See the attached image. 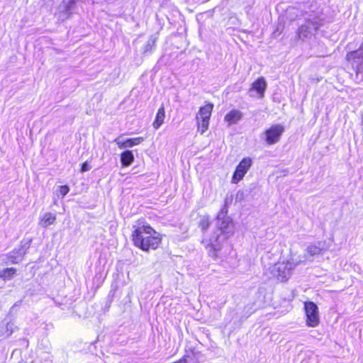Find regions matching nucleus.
Here are the masks:
<instances>
[{
    "label": "nucleus",
    "mask_w": 363,
    "mask_h": 363,
    "mask_svg": "<svg viewBox=\"0 0 363 363\" xmlns=\"http://www.w3.org/2000/svg\"><path fill=\"white\" fill-rule=\"evenodd\" d=\"M130 238L133 246L145 252L157 250L161 247L163 240V235L144 218L135 220Z\"/></svg>",
    "instance_id": "f257e3e1"
},
{
    "label": "nucleus",
    "mask_w": 363,
    "mask_h": 363,
    "mask_svg": "<svg viewBox=\"0 0 363 363\" xmlns=\"http://www.w3.org/2000/svg\"><path fill=\"white\" fill-rule=\"evenodd\" d=\"M214 108L211 102H206L205 104L199 107L196 116L197 131L201 134L204 133L209 127L210 119Z\"/></svg>",
    "instance_id": "f03ea898"
},
{
    "label": "nucleus",
    "mask_w": 363,
    "mask_h": 363,
    "mask_svg": "<svg viewBox=\"0 0 363 363\" xmlns=\"http://www.w3.org/2000/svg\"><path fill=\"white\" fill-rule=\"evenodd\" d=\"M345 59L351 65L355 74L358 75L363 72V43L359 49L350 51L347 53Z\"/></svg>",
    "instance_id": "7ed1b4c3"
},
{
    "label": "nucleus",
    "mask_w": 363,
    "mask_h": 363,
    "mask_svg": "<svg viewBox=\"0 0 363 363\" xmlns=\"http://www.w3.org/2000/svg\"><path fill=\"white\" fill-rule=\"evenodd\" d=\"M306 324L308 327L315 328L320 323L319 311L317 305L313 301L304 302Z\"/></svg>",
    "instance_id": "20e7f679"
},
{
    "label": "nucleus",
    "mask_w": 363,
    "mask_h": 363,
    "mask_svg": "<svg viewBox=\"0 0 363 363\" xmlns=\"http://www.w3.org/2000/svg\"><path fill=\"white\" fill-rule=\"evenodd\" d=\"M284 126L281 124H272L263 132L264 140L267 145H272L278 143L284 132Z\"/></svg>",
    "instance_id": "39448f33"
},
{
    "label": "nucleus",
    "mask_w": 363,
    "mask_h": 363,
    "mask_svg": "<svg viewBox=\"0 0 363 363\" xmlns=\"http://www.w3.org/2000/svg\"><path fill=\"white\" fill-rule=\"evenodd\" d=\"M31 242L32 239L22 240L18 248L13 249L11 253L7 255L8 262L14 264L19 263L27 253L28 250L31 245Z\"/></svg>",
    "instance_id": "423d86ee"
},
{
    "label": "nucleus",
    "mask_w": 363,
    "mask_h": 363,
    "mask_svg": "<svg viewBox=\"0 0 363 363\" xmlns=\"http://www.w3.org/2000/svg\"><path fill=\"white\" fill-rule=\"evenodd\" d=\"M297 264H293L289 260H284L276 264L275 274L277 279L281 282L286 281L291 274L292 269Z\"/></svg>",
    "instance_id": "0eeeda50"
},
{
    "label": "nucleus",
    "mask_w": 363,
    "mask_h": 363,
    "mask_svg": "<svg viewBox=\"0 0 363 363\" xmlns=\"http://www.w3.org/2000/svg\"><path fill=\"white\" fill-rule=\"evenodd\" d=\"M252 165V160L250 157H246L236 166L231 178L233 184H238L240 182Z\"/></svg>",
    "instance_id": "6e6552de"
},
{
    "label": "nucleus",
    "mask_w": 363,
    "mask_h": 363,
    "mask_svg": "<svg viewBox=\"0 0 363 363\" xmlns=\"http://www.w3.org/2000/svg\"><path fill=\"white\" fill-rule=\"evenodd\" d=\"M267 86V82L264 78L263 77H260L252 83L250 90L255 91L258 97L262 99L264 96Z\"/></svg>",
    "instance_id": "1a4fd4ad"
},
{
    "label": "nucleus",
    "mask_w": 363,
    "mask_h": 363,
    "mask_svg": "<svg viewBox=\"0 0 363 363\" xmlns=\"http://www.w3.org/2000/svg\"><path fill=\"white\" fill-rule=\"evenodd\" d=\"M145 140L143 137H136L133 138H128L123 141H120L118 139L115 140V142L121 149L132 147L133 146L139 145Z\"/></svg>",
    "instance_id": "9d476101"
},
{
    "label": "nucleus",
    "mask_w": 363,
    "mask_h": 363,
    "mask_svg": "<svg viewBox=\"0 0 363 363\" xmlns=\"http://www.w3.org/2000/svg\"><path fill=\"white\" fill-rule=\"evenodd\" d=\"M242 118V113L238 109H232L224 116V121L229 125L237 123Z\"/></svg>",
    "instance_id": "9b49d317"
},
{
    "label": "nucleus",
    "mask_w": 363,
    "mask_h": 363,
    "mask_svg": "<svg viewBox=\"0 0 363 363\" xmlns=\"http://www.w3.org/2000/svg\"><path fill=\"white\" fill-rule=\"evenodd\" d=\"M165 118V109L164 105L158 108L156 113L155 120L152 123V126L155 130H157L163 123Z\"/></svg>",
    "instance_id": "f8f14e48"
},
{
    "label": "nucleus",
    "mask_w": 363,
    "mask_h": 363,
    "mask_svg": "<svg viewBox=\"0 0 363 363\" xmlns=\"http://www.w3.org/2000/svg\"><path fill=\"white\" fill-rule=\"evenodd\" d=\"M56 221V216L54 213L47 212L45 213L40 218L39 224L43 228H46L52 225Z\"/></svg>",
    "instance_id": "ddd939ff"
},
{
    "label": "nucleus",
    "mask_w": 363,
    "mask_h": 363,
    "mask_svg": "<svg viewBox=\"0 0 363 363\" xmlns=\"http://www.w3.org/2000/svg\"><path fill=\"white\" fill-rule=\"evenodd\" d=\"M134 161V155L130 150H125L121 153V162L123 167L130 166Z\"/></svg>",
    "instance_id": "4468645a"
},
{
    "label": "nucleus",
    "mask_w": 363,
    "mask_h": 363,
    "mask_svg": "<svg viewBox=\"0 0 363 363\" xmlns=\"http://www.w3.org/2000/svg\"><path fill=\"white\" fill-rule=\"evenodd\" d=\"M17 273L15 267H6L0 270V279L8 281L11 279Z\"/></svg>",
    "instance_id": "2eb2a0df"
},
{
    "label": "nucleus",
    "mask_w": 363,
    "mask_h": 363,
    "mask_svg": "<svg viewBox=\"0 0 363 363\" xmlns=\"http://www.w3.org/2000/svg\"><path fill=\"white\" fill-rule=\"evenodd\" d=\"M211 223V218L209 216H203L201 217L199 226L203 231H206L210 226Z\"/></svg>",
    "instance_id": "dca6fc26"
},
{
    "label": "nucleus",
    "mask_w": 363,
    "mask_h": 363,
    "mask_svg": "<svg viewBox=\"0 0 363 363\" xmlns=\"http://www.w3.org/2000/svg\"><path fill=\"white\" fill-rule=\"evenodd\" d=\"M307 251L310 255L314 256L320 254L321 250L317 246L311 245L307 248Z\"/></svg>",
    "instance_id": "f3484780"
},
{
    "label": "nucleus",
    "mask_w": 363,
    "mask_h": 363,
    "mask_svg": "<svg viewBox=\"0 0 363 363\" xmlns=\"http://www.w3.org/2000/svg\"><path fill=\"white\" fill-rule=\"evenodd\" d=\"M59 192L62 196H65L69 191V187L67 185H61L59 186Z\"/></svg>",
    "instance_id": "a211bd4d"
},
{
    "label": "nucleus",
    "mask_w": 363,
    "mask_h": 363,
    "mask_svg": "<svg viewBox=\"0 0 363 363\" xmlns=\"http://www.w3.org/2000/svg\"><path fill=\"white\" fill-rule=\"evenodd\" d=\"M89 169H90V166L87 162H84L82 163L81 167H80V172H84L89 171Z\"/></svg>",
    "instance_id": "6ab92c4d"
},
{
    "label": "nucleus",
    "mask_w": 363,
    "mask_h": 363,
    "mask_svg": "<svg viewBox=\"0 0 363 363\" xmlns=\"http://www.w3.org/2000/svg\"><path fill=\"white\" fill-rule=\"evenodd\" d=\"M230 223V221H227V222H226V224H225L223 227V226H221V227L220 228V230H223V228H226V227L228 225V223Z\"/></svg>",
    "instance_id": "aec40b11"
}]
</instances>
